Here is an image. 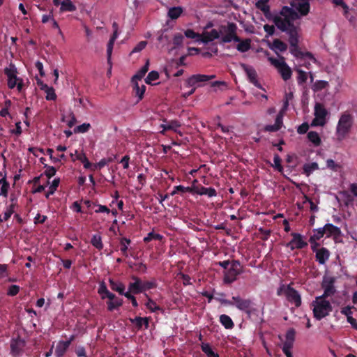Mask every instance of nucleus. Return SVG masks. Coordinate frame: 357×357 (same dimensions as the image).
<instances>
[{"mask_svg":"<svg viewBox=\"0 0 357 357\" xmlns=\"http://www.w3.org/2000/svg\"><path fill=\"white\" fill-rule=\"evenodd\" d=\"M110 288L114 291L118 292L121 295H123L125 294V285L118 281H115L113 279H109Z\"/></svg>","mask_w":357,"mask_h":357,"instance_id":"obj_26","label":"nucleus"},{"mask_svg":"<svg viewBox=\"0 0 357 357\" xmlns=\"http://www.w3.org/2000/svg\"><path fill=\"white\" fill-rule=\"evenodd\" d=\"M132 279L135 281L130 282L128 286V291L134 294H137L143 292L142 281L137 276H132Z\"/></svg>","mask_w":357,"mask_h":357,"instance_id":"obj_17","label":"nucleus"},{"mask_svg":"<svg viewBox=\"0 0 357 357\" xmlns=\"http://www.w3.org/2000/svg\"><path fill=\"white\" fill-rule=\"evenodd\" d=\"M292 94L286 96V100L284 103V106L280 112V113L277 115L275 123L273 125H268L264 128V130L268 132H276L279 130L282 126V118H283V112L287 109L289 105V100L292 98Z\"/></svg>","mask_w":357,"mask_h":357,"instance_id":"obj_12","label":"nucleus"},{"mask_svg":"<svg viewBox=\"0 0 357 357\" xmlns=\"http://www.w3.org/2000/svg\"><path fill=\"white\" fill-rule=\"evenodd\" d=\"M147 45L146 41H140L131 51V54L139 52L144 50Z\"/></svg>","mask_w":357,"mask_h":357,"instance_id":"obj_61","label":"nucleus"},{"mask_svg":"<svg viewBox=\"0 0 357 357\" xmlns=\"http://www.w3.org/2000/svg\"><path fill=\"white\" fill-rule=\"evenodd\" d=\"M91 243L98 250H101L103 248L102 238L100 234H94L91 239Z\"/></svg>","mask_w":357,"mask_h":357,"instance_id":"obj_39","label":"nucleus"},{"mask_svg":"<svg viewBox=\"0 0 357 357\" xmlns=\"http://www.w3.org/2000/svg\"><path fill=\"white\" fill-rule=\"evenodd\" d=\"M335 278L330 275H325L323 278L321 287L324 289V293L321 296L323 298H328L333 296L336 293L335 287Z\"/></svg>","mask_w":357,"mask_h":357,"instance_id":"obj_11","label":"nucleus"},{"mask_svg":"<svg viewBox=\"0 0 357 357\" xmlns=\"http://www.w3.org/2000/svg\"><path fill=\"white\" fill-rule=\"evenodd\" d=\"M129 321L135 324L137 330H141L143 326L147 329L149 326V317H136L135 318H130Z\"/></svg>","mask_w":357,"mask_h":357,"instance_id":"obj_20","label":"nucleus"},{"mask_svg":"<svg viewBox=\"0 0 357 357\" xmlns=\"http://www.w3.org/2000/svg\"><path fill=\"white\" fill-rule=\"evenodd\" d=\"M242 67L243 70L245 71L250 81L256 86L261 87L260 84L257 80V75L255 70L253 68L245 64H243Z\"/></svg>","mask_w":357,"mask_h":357,"instance_id":"obj_19","label":"nucleus"},{"mask_svg":"<svg viewBox=\"0 0 357 357\" xmlns=\"http://www.w3.org/2000/svg\"><path fill=\"white\" fill-rule=\"evenodd\" d=\"M75 153L76 154V160L80 161L83 164L84 167L85 169H92L93 164L89 161L85 153H84V152L79 153L76 150V151H75Z\"/></svg>","mask_w":357,"mask_h":357,"instance_id":"obj_24","label":"nucleus"},{"mask_svg":"<svg viewBox=\"0 0 357 357\" xmlns=\"http://www.w3.org/2000/svg\"><path fill=\"white\" fill-rule=\"evenodd\" d=\"M184 34L188 38L194 39L196 42L201 41V34L195 32L192 29L185 30Z\"/></svg>","mask_w":357,"mask_h":357,"instance_id":"obj_47","label":"nucleus"},{"mask_svg":"<svg viewBox=\"0 0 357 357\" xmlns=\"http://www.w3.org/2000/svg\"><path fill=\"white\" fill-rule=\"evenodd\" d=\"M202 351L207 357H219V354L215 347H211L209 344L202 343Z\"/></svg>","mask_w":357,"mask_h":357,"instance_id":"obj_30","label":"nucleus"},{"mask_svg":"<svg viewBox=\"0 0 357 357\" xmlns=\"http://www.w3.org/2000/svg\"><path fill=\"white\" fill-rule=\"evenodd\" d=\"M314 119L312 121L311 126H324L329 116V112L325 106L320 102H316L314 107Z\"/></svg>","mask_w":357,"mask_h":357,"instance_id":"obj_7","label":"nucleus"},{"mask_svg":"<svg viewBox=\"0 0 357 357\" xmlns=\"http://www.w3.org/2000/svg\"><path fill=\"white\" fill-rule=\"evenodd\" d=\"M159 78V73L155 70L151 71L146 78L145 79V82L148 84H151L152 81H155Z\"/></svg>","mask_w":357,"mask_h":357,"instance_id":"obj_53","label":"nucleus"},{"mask_svg":"<svg viewBox=\"0 0 357 357\" xmlns=\"http://www.w3.org/2000/svg\"><path fill=\"white\" fill-rule=\"evenodd\" d=\"M277 294L284 296L289 302L294 304L296 307H299L301 305V295L290 285H281L277 291Z\"/></svg>","mask_w":357,"mask_h":357,"instance_id":"obj_6","label":"nucleus"},{"mask_svg":"<svg viewBox=\"0 0 357 357\" xmlns=\"http://www.w3.org/2000/svg\"><path fill=\"white\" fill-rule=\"evenodd\" d=\"M77 9L75 5L71 0H63L61 1V6L60 7V12H73Z\"/></svg>","mask_w":357,"mask_h":357,"instance_id":"obj_31","label":"nucleus"},{"mask_svg":"<svg viewBox=\"0 0 357 357\" xmlns=\"http://www.w3.org/2000/svg\"><path fill=\"white\" fill-rule=\"evenodd\" d=\"M264 29L266 33V38L273 36L275 33V26L273 25L265 24Z\"/></svg>","mask_w":357,"mask_h":357,"instance_id":"obj_64","label":"nucleus"},{"mask_svg":"<svg viewBox=\"0 0 357 357\" xmlns=\"http://www.w3.org/2000/svg\"><path fill=\"white\" fill-rule=\"evenodd\" d=\"M112 158H102L98 162L93 164L92 169L91 170L95 171L96 169H101L106 165L112 162Z\"/></svg>","mask_w":357,"mask_h":357,"instance_id":"obj_48","label":"nucleus"},{"mask_svg":"<svg viewBox=\"0 0 357 357\" xmlns=\"http://www.w3.org/2000/svg\"><path fill=\"white\" fill-rule=\"evenodd\" d=\"M184 37L181 33H176L174 34L173 38V45L174 47L172 48V50L178 48L179 47L182 46L183 43Z\"/></svg>","mask_w":357,"mask_h":357,"instance_id":"obj_43","label":"nucleus"},{"mask_svg":"<svg viewBox=\"0 0 357 357\" xmlns=\"http://www.w3.org/2000/svg\"><path fill=\"white\" fill-rule=\"evenodd\" d=\"M242 266L237 261H231V264L225 271L223 281L225 284H231L236 280L237 277L242 273Z\"/></svg>","mask_w":357,"mask_h":357,"instance_id":"obj_9","label":"nucleus"},{"mask_svg":"<svg viewBox=\"0 0 357 357\" xmlns=\"http://www.w3.org/2000/svg\"><path fill=\"white\" fill-rule=\"evenodd\" d=\"M114 42L113 40L109 39L107 47V62L109 64H111V56L112 54L113 47Z\"/></svg>","mask_w":357,"mask_h":357,"instance_id":"obj_55","label":"nucleus"},{"mask_svg":"<svg viewBox=\"0 0 357 357\" xmlns=\"http://www.w3.org/2000/svg\"><path fill=\"white\" fill-rule=\"evenodd\" d=\"M149 66V61H147L145 65L143 67H142L140 70H139L138 72L132 77V82L141 80L146 75V73L148 72Z\"/></svg>","mask_w":357,"mask_h":357,"instance_id":"obj_32","label":"nucleus"},{"mask_svg":"<svg viewBox=\"0 0 357 357\" xmlns=\"http://www.w3.org/2000/svg\"><path fill=\"white\" fill-rule=\"evenodd\" d=\"M69 345L68 342L65 341H59L55 349V356L56 357H63L69 348Z\"/></svg>","mask_w":357,"mask_h":357,"instance_id":"obj_23","label":"nucleus"},{"mask_svg":"<svg viewBox=\"0 0 357 357\" xmlns=\"http://www.w3.org/2000/svg\"><path fill=\"white\" fill-rule=\"evenodd\" d=\"M4 74L8 77V87L10 89L17 87L19 92L22 91L24 87L23 79L17 77V70L15 65L10 63L8 67L4 68Z\"/></svg>","mask_w":357,"mask_h":357,"instance_id":"obj_5","label":"nucleus"},{"mask_svg":"<svg viewBox=\"0 0 357 357\" xmlns=\"http://www.w3.org/2000/svg\"><path fill=\"white\" fill-rule=\"evenodd\" d=\"M326 166L328 168L335 172H337L341 167L340 165L335 163V161L332 159H328L326 160Z\"/></svg>","mask_w":357,"mask_h":357,"instance_id":"obj_59","label":"nucleus"},{"mask_svg":"<svg viewBox=\"0 0 357 357\" xmlns=\"http://www.w3.org/2000/svg\"><path fill=\"white\" fill-rule=\"evenodd\" d=\"M325 234V230L324 227L314 229L313 231V235L310 237V241L311 243L315 242L319 240Z\"/></svg>","mask_w":357,"mask_h":357,"instance_id":"obj_42","label":"nucleus"},{"mask_svg":"<svg viewBox=\"0 0 357 357\" xmlns=\"http://www.w3.org/2000/svg\"><path fill=\"white\" fill-rule=\"evenodd\" d=\"M353 123V116L349 112H345L340 115L335 129V137L338 142H342L349 135Z\"/></svg>","mask_w":357,"mask_h":357,"instance_id":"obj_3","label":"nucleus"},{"mask_svg":"<svg viewBox=\"0 0 357 357\" xmlns=\"http://www.w3.org/2000/svg\"><path fill=\"white\" fill-rule=\"evenodd\" d=\"M91 124L89 123H84L74 128L75 133H85L91 128Z\"/></svg>","mask_w":357,"mask_h":357,"instance_id":"obj_49","label":"nucleus"},{"mask_svg":"<svg viewBox=\"0 0 357 357\" xmlns=\"http://www.w3.org/2000/svg\"><path fill=\"white\" fill-rule=\"evenodd\" d=\"M220 321L227 329H231L234 326L232 319L227 314L220 315Z\"/></svg>","mask_w":357,"mask_h":357,"instance_id":"obj_35","label":"nucleus"},{"mask_svg":"<svg viewBox=\"0 0 357 357\" xmlns=\"http://www.w3.org/2000/svg\"><path fill=\"white\" fill-rule=\"evenodd\" d=\"M122 305H123V299L120 298L114 299V300H112V301H107V310L109 312H112L114 310L118 309Z\"/></svg>","mask_w":357,"mask_h":357,"instance_id":"obj_34","label":"nucleus"},{"mask_svg":"<svg viewBox=\"0 0 357 357\" xmlns=\"http://www.w3.org/2000/svg\"><path fill=\"white\" fill-rule=\"evenodd\" d=\"M45 92L46 93L45 98L47 100H55L56 99V95L53 87H50Z\"/></svg>","mask_w":357,"mask_h":357,"instance_id":"obj_60","label":"nucleus"},{"mask_svg":"<svg viewBox=\"0 0 357 357\" xmlns=\"http://www.w3.org/2000/svg\"><path fill=\"white\" fill-rule=\"evenodd\" d=\"M270 48L273 50L275 53L278 52H282L287 50V45L279 39H275L270 46Z\"/></svg>","mask_w":357,"mask_h":357,"instance_id":"obj_28","label":"nucleus"},{"mask_svg":"<svg viewBox=\"0 0 357 357\" xmlns=\"http://www.w3.org/2000/svg\"><path fill=\"white\" fill-rule=\"evenodd\" d=\"M211 26L212 24H210V25L206 26L204 31H202V43H208L219 37V33L215 29H211V31L207 30L208 27Z\"/></svg>","mask_w":357,"mask_h":357,"instance_id":"obj_21","label":"nucleus"},{"mask_svg":"<svg viewBox=\"0 0 357 357\" xmlns=\"http://www.w3.org/2000/svg\"><path fill=\"white\" fill-rule=\"evenodd\" d=\"M251 40L249 39L240 42L236 46V49L241 52H245L250 49Z\"/></svg>","mask_w":357,"mask_h":357,"instance_id":"obj_45","label":"nucleus"},{"mask_svg":"<svg viewBox=\"0 0 357 357\" xmlns=\"http://www.w3.org/2000/svg\"><path fill=\"white\" fill-rule=\"evenodd\" d=\"M330 256L329 251L326 248H321L317 251L316 258L321 264H324Z\"/></svg>","mask_w":357,"mask_h":357,"instance_id":"obj_25","label":"nucleus"},{"mask_svg":"<svg viewBox=\"0 0 357 357\" xmlns=\"http://www.w3.org/2000/svg\"><path fill=\"white\" fill-rule=\"evenodd\" d=\"M204 195L212 197H215L217 194L214 188L202 187V195Z\"/></svg>","mask_w":357,"mask_h":357,"instance_id":"obj_58","label":"nucleus"},{"mask_svg":"<svg viewBox=\"0 0 357 357\" xmlns=\"http://www.w3.org/2000/svg\"><path fill=\"white\" fill-rule=\"evenodd\" d=\"M268 61L278 70L284 81L291 78L292 72L290 67L284 61V57L281 56L279 59L269 57Z\"/></svg>","mask_w":357,"mask_h":357,"instance_id":"obj_8","label":"nucleus"},{"mask_svg":"<svg viewBox=\"0 0 357 357\" xmlns=\"http://www.w3.org/2000/svg\"><path fill=\"white\" fill-rule=\"evenodd\" d=\"M291 235L292 239L287 244V246L290 247L291 250L301 249L307 245V243L303 239V237L301 234L293 233Z\"/></svg>","mask_w":357,"mask_h":357,"instance_id":"obj_14","label":"nucleus"},{"mask_svg":"<svg viewBox=\"0 0 357 357\" xmlns=\"http://www.w3.org/2000/svg\"><path fill=\"white\" fill-rule=\"evenodd\" d=\"M133 84V91L136 96L138 97L139 100H141L146 91V86L142 84L141 86H139L137 81L132 82Z\"/></svg>","mask_w":357,"mask_h":357,"instance_id":"obj_33","label":"nucleus"},{"mask_svg":"<svg viewBox=\"0 0 357 357\" xmlns=\"http://www.w3.org/2000/svg\"><path fill=\"white\" fill-rule=\"evenodd\" d=\"M59 183H60V178H54L52 181V183L49 188L48 192L45 194L46 198H49V197L50 195H53L55 192V191L57 190Z\"/></svg>","mask_w":357,"mask_h":357,"instance_id":"obj_46","label":"nucleus"},{"mask_svg":"<svg viewBox=\"0 0 357 357\" xmlns=\"http://www.w3.org/2000/svg\"><path fill=\"white\" fill-rule=\"evenodd\" d=\"M162 238V236L159 234H155L153 231L149 232L146 236L144 238L145 243L150 242L153 240L160 241Z\"/></svg>","mask_w":357,"mask_h":357,"instance_id":"obj_51","label":"nucleus"},{"mask_svg":"<svg viewBox=\"0 0 357 357\" xmlns=\"http://www.w3.org/2000/svg\"><path fill=\"white\" fill-rule=\"evenodd\" d=\"M325 234L328 237L333 236L337 238L341 234L340 229L332 224H326L324 227Z\"/></svg>","mask_w":357,"mask_h":357,"instance_id":"obj_22","label":"nucleus"},{"mask_svg":"<svg viewBox=\"0 0 357 357\" xmlns=\"http://www.w3.org/2000/svg\"><path fill=\"white\" fill-rule=\"evenodd\" d=\"M286 341L294 343L295 339V331L293 328H290L287 331L286 333Z\"/></svg>","mask_w":357,"mask_h":357,"instance_id":"obj_63","label":"nucleus"},{"mask_svg":"<svg viewBox=\"0 0 357 357\" xmlns=\"http://www.w3.org/2000/svg\"><path fill=\"white\" fill-rule=\"evenodd\" d=\"M319 169V165L317 162H311L304 165L303 170L307 176L311 174L314 171L317 170Z\"/></svg>","mask_w":357,"mask_h":357,"instance_id":"obj_44","label":"nucleus"},{"mask_svg":"<svg viewBox=\"0 0 357 357\" xmlns=\"http://www.w3.org/2000/svg\"><path fill=\"white\" fill-rule=\"evenodd\" d=\"M164 121L166 122V123L160 125V128H162V130L160 132L163 135H165L167 130L177 132V129L181 126L180 121L178 120H164Z\"/></svg>","mask_w":357,"mask_h":357,"instance_id":"obj_15","label":"nucleus"},{"mask_svg":"<svg viewBox=\"0 0 357 357\" xmlns=\"http://www.w3.org/2000/svg\"><path fill=\"white\" fill-rule=\"evenodd\" d=\"M310 1L293 0L290 3V6H282L279 14L275 15L273 17H279L281 20H299L310 13Z\"/></svg>","mask_w":357,"mask_h":357,"instance_id":"obj_2","label":"nucleus"},{"mask_svg":"<svg viewBox=\"0 0 357 357\" xmlns=\"http://www.w3.org/2000/svg\"><path fill=\"white\" fill-rule=\"evenodd\" d=\"M187 82L189 86L194 87L189 92H188V96H190L193 93L195 87L199 86V84L201 83V74L192 76L188 79Z\"/></svg>","mask_w":357,"mask_h":357,"instance_id":"obj_27","label":"nucleus"},{"mask_svg":"<svg viewBox=\"0 0 357 357\" xmlns=\"http://www.w3.org/2000/svg\"><path fill=\"white\" fill-rule=\"evenodd\" d=\"M232 301H234L233 305H235L238 310L247 312L250 311L252 304V302L250 299H244L239 296H233Z\"/></svg>","mask_w":357,"mask_h":357,"instance_id":"obj_13","label":"nucleus"},{"mask_svg":"<svg viewBox=\"0 0 357 357\" xmlns=\"http://www.w3.org/2000/svg\"><path fill=\"white\" fill-rule=\"evenodd\" d=\"M236 25L234 24H230L228 26V32L222 36V40L224 43H229L232 40L239 42L240 39L235 33Z\"/></svg>","mask_w":357,"mask_h":357,"instance_id":"obj_16","label":"nucleus"},{"mask_svg":"<svg viewBox=\"0 0 357 357\" xmlns=\"http://www.w3.org/2000/svg\"><path fill=\"white\" fill-rule=\"evenodd\" d=\"M202 86L206 87L208 91L218 92L227 89V84L225 82L215 81L211 83L202 84Z\"/></svg>","mask_w":357,"mask_h":357,"instance_id":"obj_18","label":"nucleus"},{"mask_svg":"<svg viewBox=\"0 0 357 357\" xmlns=\"http://www.w3.org/2000/svg\"><path fill=\"white\" fill-rule=\"evenodd\" d=\"M15 203H12L6 209L4 213L3 218H2L3 221H7L14 213V208L15 206Z\"/></svg>","mask_w":357,"mask_h":357,"instance_id":"obj_54","label":"nucleus"},{"mask_svg":"<svg viewBox=\"0 0 357 357\" xmlns=\"http://www.w3.org/2000/svg\"><path fill=\"white\" fill-rule=\"evenodd\" d=\"M185 191L194 196L201 195V188L199 181L195 179L190 186L185 187Z\"/></svg>","mask_w":357,"mask_h":357,"instance_id":"obj_29","label":"nucleus"},{"mask_svg":"<svg viewBox=\"0 0 357 357\" xmlns=\"http://www.w3.org/2000/svg\"><path fill=\"white\" fill-rule=\"evenodd\" d=\"M131 243V241L126 237H123L120 239V245H121V252L123 255L125 257H128V245Z\"/></svg>","mask_w":357,"mask_h":357,"instance_id":"obj_37","label":"nucleus"},{"mask_svg":"<svg viewBox=\"0 0 357 357\" xmlns=\"http://www.w3.org/2000/svg\"><path fill=\"white\" fill-rule=\"evenodd\" d=\"M296 71L298 74L297 77L298 84L302 85L305 83L307 79V73L300 68H296Z\"/></svg>","mask_w":357,"mask_h":357,"instance_id":"obj_50","label":"nucleus"},{"mask_svg":"<svg viewBox=\"0 0 357 357\" xmlns=\"http://www.w3.org/2000/svg\"><path fill=\"white\" fill-rule=\"evenodd\" d=\"M20 291V287L15 284H12L9 287L8 290V295L14 296L17 295Z\"/></svg>","mask_w":357,"mask_h":357,"instance_id":"obj_62","label":"nucleus"},{"mask_svg":"<svg viewBox=\"0 0 357 357\" xmlns=\"http://www.w3.org/2000/svg\"><path fill=\"white\" fill-rule=\"evenodd\" d=\"M307 138L315 146L321 144V140L319 135L315 131L309 132L307 133Z\"/></svg>","mask_w":357,"mask_h":357,"instance_id":"obj_38","label":"nucleus"},{"mask_svg":"<svg viewBox=\"0 0 357 357\" xmlns=\"http://www.w3.org/2000/svg\"><path fill=\"white\" fill-rule=\"evenodd\" d=\"M183 13V9L181 7H173L171 8L168 11V16L172 20H176L180 17Z\"/></svg>","mask_w":357,"mask_h":357,"instance_id":"obj_41","label":"nucleus"},{"mask_svg":"<svg viewBox=\"0 0 357 357\" xmlns=\"http://www.w3.org/2000/svg\"><path fill=\"white\" fill-rule=\"evenodd\" d=\"M26 345V342L20 335L13 337L10 342V354L13 357H21L24 351Z\"/></svg>","mask_w":357,"mask_h":357,"instance_id":"obj_10","label":"nucleus"},{"mask_svg":"<svg viewBox=\"0 0 357 357\" xmlns=\"http://www.w3.org/2000/svg\"><path fill=\"white\" fill-rule=\"evenodd\" d=\"M157 284L155 280L142 282L143 291L155 288Z\"/></svg>","mask_w":357,"mask_h":357,"instance_id":"obj_57","label":"nucleus"},{"mask_svg":"<svg viewBox=\"0 0 357 357\" xmlns=\"http://www.w3.org/2000/svg\"><path fill=\"white\" fill-rule=\"evenodd\" d=\"M312 305L314 317L318 320L328 316L333 310L331 303L323 296L316 297Z\"/></svg>","mask_w":357,"mask_h":357,"instance_id":"obj_4","label":"nucleus"},{"mask_svg":"<svg viewBox=\"0 0 357 357\" xmlns=\"http://www.w3.org/2000/svg\"><path fill=\"white\" fill-rule=\"evenodd\" d=\"M45 168H46L45 174L48 178H50L55 175L56 169L54 167L45 165Z\"/></svg>","mask_w":357,"mask_h":357,"instance_id":"obj_56","label":"nucleus"},{"mask_svg":"<svg viewBox=\"0 0 357 357\" xmlns=\"http://www.w3.org/2000/svg\"><path fill=\"white\" fill-rule=\"evenodd\" d=\"M256 7L261 10L264 14L267 16L270 13V7L268 4V0H259L256 3Z\"/></svg>","mask_w":357,"mask_h":357,"instance_id":"obj_36","label":"nucleus"},{"mask_svg":"<svg viewBox=\"0 0 357 357\" xmlns=\"http://www.w3.org/2000/svg\"><path fill=\"white\" fill-rule=\"evenodd\" d=\"M272 20L278 29L289 35L290 52L294 56L301 61L305 59L315 61V59L310 52H302L298 47L299 24L294 23L296 20H281L279 17H273Z\"/></svg>","mask_w":357,"mask_h":357,"instance_id":"obj_1","label":"nucleus"},{"mask_svg":"<svg viewBox=\"0 0 357 357\" xmlns=\"http://www.w3.org/2000/svg\"><path fill=\"white\" fill-rule=\"evenodd\" d=\"M351 307L350 306H347V307H343L342 310H341V313L342 314H344L347 318V321L349 323H352V322H354V318H353L351 317V314H352V312H351Z\"/></svg>","mask_w":357,"mask_h":357,"instance_id":"obj_52","label":"nucleus"},{"mask_svg":"<svg viewBox=\"0 0 357 357\" xmlns=\"http://www.w3.org/2000/svg\"><path fill=\"white\" fill-rule=\"evenodd\" d=\"M145 305L152 312H155L156 311H162V309L149 297H148V300L145 303Z\"/></svg>","mask_w":357,"mask_h":357,"instance_id":"obj_40","label":"nucleus"}]
</instances>
